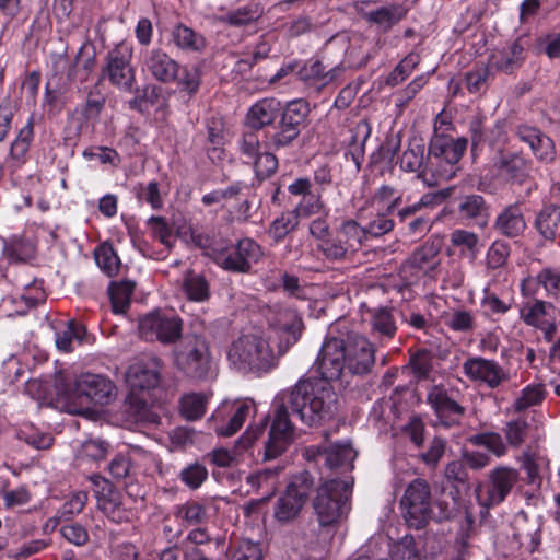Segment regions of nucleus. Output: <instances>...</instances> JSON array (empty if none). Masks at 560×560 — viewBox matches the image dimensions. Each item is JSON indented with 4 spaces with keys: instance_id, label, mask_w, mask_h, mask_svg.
I'll return each mask as SVG.
<instances>
[{
    "instance_id": "nucleus-64",
    "label": "nucleus",
    "mask_w": 560,
    "mask_h": 560,
    "mask_svg": "<svg viewBox=\"0 0 560 560\" xmlns=\"http://www.w3.org/2000/svg\"><path fill=\"white\" fill-rule=\"evenodd\" d=\"M176 516L189 525L200 524L206 517V508L196 501H188L176 508Z\"/></svg>"
},
{
    "instance_id": "nucleus-45",
    "label": "nucleus",
    "mask_w": 560,
    "mask_h": 560,
    "mask_svg": "<svg viewBox=\"0 0 560 560\" xmlns=\"http://www.w3.org/2000/svg\"><path fill=\"white\" fill-rule=\"evenodd\" d=\"M95 261L97 266L108 276L114 277L120 269V259L113 246L104 243L100 245L95 252Z\"/></svg>"
},
{
    "instance_id": "nucleus-61",
    "label": "nucleus",
    "mask_w": 560,
    "mask_h": 560,
    "mask_svg": "<svg viewBox=\"0 0 560 560\" xmlns=\"http://www.w3.org/2000/svg\"><path fill=\"white\" fill-rule=\"evenodd\" d=\"M89 495L85 491L72 492L62 506L59 509L58 514L61 518L70 520L74 515L81 513L86 505Z\"/></svg>"
},
{
    "instance_id": "nucleus-35",
    "label": "nucleus",
    "mask_w": 560,
    "mask_h": 560,
    "mask_svg": "<svg viewBox=\"0 0 560 560\" xmlns=\"http://www.w3.org/2000/svg\"><path fill=\"white\" fill-rule=\"evenodd\" d=\"M304 503L294 495L285 492L277 500L273 516L281 523L287 524L294 521L301 513Z\"/></svg>"
},
{
    "instance_id": "nucleus-4",
    "label": "nucleus",
    "mask_w": 560,
    "mask_h": 560,
    "mask_svg": "<svg viewBox=\"0 0 560 560\" xmlns=\"http://www.w3.org/2000/svg\"><path fill=\"white\" fill-rule=\"evenodd\" d=\"M174 363L186 376L207 381L218 374V363L209 345L197 337H187L174 349Z\"/></svg>"
},
{
    "instance_id": "nucleus-39",
    "label": "nucleus",
    "mask_w": 560,
    "mask_h": 560,
    "mask_svg": "<svg viewBox=\"0 0 560 560\" xmlns=\"http://www.w3.org/2000/svg\"><path fill=\"white\" fill-rule=\"evenodd\" d=\"M34 254V245L20 236H12L3 246V256L11 261H26Z\"/></svg>"
},
{
    "instance_id": "nucleus-46",
    "label": "nucleus",
    "mask_w": 560,
    "mask_h": 560,
    "mask_svg": "<svg viewBox=\"0 0 560 560\" xmlns=\"http://www.w3.org/2000/svg\"><path fill=\"white\" fill-rule=\"evenodd\" d=\"M546 396V390L542 384H532L526 386L521 395L514 400L513 409L516 412H522L533 406L542 402Z\"/></svg>"
},
{
    "instance_id": "nucleus-42",
    "label": "nucleus",
    "mask_w": 560,
    "mask_h": 560,
    "mask_svg": "<svg viewBox=\"0 0 560 560\" xmlns=\"http://www.w3.org/2000/svg\"><path fill=\"white\" fill-rule=\"evenodd\" d=\"M337 236L341 237V241L353 253L358 250L363 240L366 237V231L365 228L360 226L357 221L347 220L338 228Z\"/></svg>"
},
{
    "instance_id": "nucleus-50",
    "label": "nucleus",
    "mask_w": 560,
    "mask_h": 560,
    "mask_svg": "<svg viewBox=\"0 0 560 560\" xmlns=\"http://www.w3.org/2000/svg\"><path fill=\"white\" fill-rule=\"evenodd\" d=\"M445 325L454 331L467 332L476 327V318L470 311L458 308L444 316Z\"/></svg>"
},
{
    "instance_id": "nucleus-60",
    "label": "nucleus",
    "mask_w": 560,
    "mask_h": 560,
    "mask_svg": "<svg viewBox=\"0 0 560 560\" xmlns=\"http://www.w3.org/2000/svg\"><path fill=\"white\" fill-rule=\"evenodd\" d=\"M548 306L550 307L551 304L542 300H535L533 303H527L521 311V318L528 326H540L541 323L546 322L544 317Z\"/></svg>"
},
{
    "instance_id": "nucleus-21",
    "label": "nucleus",
    "mask_w": 560,
    "mask_h": 560,
    "mask_svg": "<svg viewBox=\"0 0 560 560\" xmlns=\"http://www.w3.org/2000/svg\"><path fill=\"white\" fill-rule=\"evenodd\" d=\"M518 139L529 145L535 156L542 162H551L556 156V149L551 138L539 129L528 125L516 127Z\"/></svg>"
},
{
    "instance_id": "nucleus-11",
    "label": "nucleus",
    "mask_w": 560,
    "mask_h": 560,
    "mask_svg": "<svg viewBox=\"0 0 560 560\" xmlns=\"http://www.w3.org/2000/svg\"><path fill=\"white\" fill-rule=\"evenodd\" d=\"M343 338L330 337L322 346L317 360L315 362L317 371L320 374V380L307 381L313 383H325L331 389L330 381L338 380L347 368L345 352H343Z\"/></svg>"
},
{
    "instance_id": "nucleus-52",
    "label": "nucleus",
    "mask_w": 560,
    "mask_h": 560,
    "mask_svg": "<svg viewBox=\"0 0 560 560\" xmlns=\"http://www.w3.org/2000/svg\"><path fill=\"white\" fill-rule=\"evenodd\" d=\"M314 485L313 476L308 471H302L293 476L285 490L305 504Z\"/></svg>"
},
{
    "instance_id": "nucleus-48",
    "label": "nucleus",
    "mask_w": 560,
    "mask_h": 560,
    "mask_svg": "<svg viewBox=\"0 0 560 560\" xmlns=\"http://www.w3.org/2000/svg\"><path fill=\"white\" fill-rule=\"evenodd\" d=\"M133 284L128 281L113 283L109 289V296L115 313H125L130 305L133 293Z\"/></svg>"
},
{
    "instance_id": "nucleus-16",
    "label": "nucleus",
    "mask_w": 560,
    "mask_h": 560,
    "mask_svg": "<svg viewBox=\"0 0 560 560\" xmlns=\"http://www.w3.org/2000/svg\"><path fill=\"white\" fill-rule=\"evenodd\" d=\"M131 55V48L122 40L109 54L107 72L109 80L118 88L129 91L133 82V72L127 58Z\"/></svg>"
},
{
    "instance_id": "nucleus-28",
    "label": "nucleus",
    "mask_w": 560,
    "mask_h": 560,
    "mask_svg": "<svg viewBox=\"0 0 560 560\" xmlns=\"http://www.w3.org/2000/svg\"><path fill=\"white\" fill-rule=\"evenodd\" d=\"M458 213L462 219L474 221L479 228L487 226L490 218L485 198L475 194L460 198Z\"/></svg>"
},
{
    "instance_id": "nucleus-41",
    "label": "nucleus",
    "mask_w": 560,
    "mask_h": 560,
    "mask_svg": "<svg viewBox=\"0 0 560 560\" xmlns=\"http://www.w3.org/2000/svg\"><path fill=\"white\" fill-rule=\"evenodd\" d=\"M208 397L201 393H189L180 398V413L187 420L200 419L205 412Z\"/></svg>"
},
{
    "instance_id": "nucleus-37",
    "label": "nucleus",
    "mask_w": 560,
    "mask_h": 560,
    "mask_svg": "<svg viewBox=\"0 0 560 560\" xmlns=\"http://www.w3.org/2000/svg\"><path fill=\"white\" fill-rule=\"evenodd\" d=\"M16 438L36 450H48L54 444L51 434L42 432L30 423L22 424L16 430Z\"/></svg>"
},
{
    "instance_id": "nucleus-58",
    "label": "nucleus",
    "mask_w": 560,
    "mask_h": 560,
    "mask_svg": "<svg viewBox=\"0 0 560 560\" xmlns=\"http://www.w3.org/2000/svg\"><path fill=\"white\" fill-rule=\"evenodd\" d=\"M182 92H186L188 95L197 93L201 82V71L196 68H180L175 79Z\"/></svg>"
},
{
    "instance_id": "nucleus-12",
    "label": "nucleus",
    "mask_w": 560,
    "mask_h": 560,
    "mask_svg": "<svg viewBox=\"0 0 560 560\" xmlns=\"http://www.w3.org/2000/svg\"><path fill=\"white\" fill-rule=\"evenodd\" d=\"M343 352L347 369L352 374H366L375 362L373 345L358 332H349L343 339Z\"/></svg>"
},
{
    "instance_id": "nucleus-27",
    "label": "nucleus",
    "mask_w": 560,
    "mask_h": 560,
    "mask_svg": "<svg viewBox=\"0 0 560 560\" xmlns=\"http://www.w3.org/2000/svg\"><path fill=\"white\" fill-rule=\"evenodd\" d=\"M254 401L246 399L236 405L235 410L228 423L219 422V418L221 412L217 411L209 421L213 422V429L218 435L221 436H231L236 433L245 420L249 417L250 412L254 410Z\"/></svg>"
},
{
    "instance_id": "nucleus-17",
    "label": "nucleus",
    "mask_w": 560,
    "mask_h": 560,
    "mask_svg": "<svg viewBox=\"0 0 560 560\" xmlns=\"http://www.w3.org/2000/svg\"><path fill=\"white\" fill-rule=\"evenodd\" d=\"M266 421L256 427H249L244 434L237 440L232 450L215 448L212 451L211 460L218 467H231L237 459L242 451L247 450L264 434L266 430Z\"/></svg>"
},
{
    "instance_id": "nucleus-7",
    "label": "nucleus",
    "mask_w": 560,
    "mask_h": 560,
    "mask_svg": "<svg viewBox=\"0 0 560 560\" xmlns=\"http://www.w3.org/2000/svg\"><path fill=\"white\" fill-rule=\"evenodd\" d=\"M113 382L102 375L84 373L78 376L67 393L69 402L80 405L95 402L108 404L115 393Z\"/></svg>"
},
{
    "instance_id": "nucleus-29",
    "label": "nucleus",
    "mask_w": 560,
    "mask_h": 560,
    "mask_svg": "<svg viewBox=\"0 0 560 560\" xmlns=\"http://www.w3.org/2000/svg\"><path fill=\"white\" fill-rule=\"evenodd\" d=\"M468 140L464 137L454 139L446 135L436 133L432 137L429 148L447 161L459 162L467 149Z\"/></svg>"
},
{
    "instance_id": "nucleus-53",
    "label": "nucleus",
    "mask_w": 560,
    "mask_h": 560,
    "mask_svg": "<svg viewBox=\"0 0 560 560\" xmlns=\"http://www.w3.org/2000/svg\"><path fill=\"white\" fill-rule=\"evenodd\" d=\"M453 246L460 248L462 252H468L475 256L480 249L479 236L471 231L457 229L450 235Z\"/></svg>"
},
{
    "instance_id": "nucleus-24",
    "label": "nucleus",
    "mask_w": 560,
    "mask_h": 560,
    "mask_svg": "<svg viewBox=\"0 0 560 560\" xmlns=\"http://www.w3.org/2000/svg\"><path fill=\"white\" fill-rule=\"evenodd\" d=\"M540 527L538 517H528L527 514L521 512L515 515L513 521V536L521 547L534 552L540 545Z\"/></svg>"
},
{
    "instance_id": "nucleus-3",
    "label": "nucleus",
    "mask_w": 560,
    "mask_h": 560,
    "mask_svg": "<svg viewBox=\"0 0 560 560\" xmlns=\"http://www.w3.org/2000/svg\"><path fill=\"white\" fill-rule=\"evenodd\" d=\"M351 487L350 481L329 479L317 488L313 509L322 527L335 526L347 516Z\"/></svg>"
},
{
    "instance_id": "nucleus-32",
    "label": "nucleus",
    "mask_w": 560,
    "mask_h": 560,
    "mask_svg": "<svg viewBox=\"0 0 560 560\" xmlns=\"http://www.w3.org/2000/svg\"><path fill=\"white\" fill-rule=\"evenodd\" d=\"M498 167L509 179L520 184L524 183L530 174V163L517 153L502 156Z\"/></svg>"
},
{
    "instance_id": "nucleus-13",
    "label": "nucleus",
    "mask_w": 560,
    "mask_h": 560,
    "mask_svg": "<svg viewBox=\"0 0 560 560\" xmlns=\"http://www.w3.org/2000/svg\"><path fill=\"white\" fill-rule=\"evenodd\" d=\"M427 402L436 416L439 424L446 429L459 425L466 411L443 386H433L428 393Z\"/></svg>"
},
{
    "instance_id": "nucleus-51",
    "label": "nucleus",
    "mask_w": 560,
    "mask_h": 560,
    "mask_svg": "<svg viewBox=\"0 0 560 560\" xmlns=\"http://www.w3.org/2000/svg\"><path fill=\"white\" fill-rule=\"evenodd\" d=\"M147 224L150 229L152 237L159 240L167 249L173 248L175 236L173 230L164 217H151Z\"/></svg>"
},
{
    "instance_id": "nucleus-47",
    "label": "nucleus",
    "mask_w": 560,
    "mask_h": 560,
    "mask_svg": "<svg viewBox=\"0 0 560 560\" xmlns=\"http://www.w3.org/2000/svg\"><path fill=\"white\" fill-rule=\"evenodd\" d=\"M280 469H266L262 471H258L255 475H249L246 480L247 483L252 487H256L258 489L266 488L267 494L261 498V501H268L271 497L275 495L278 489V474Z\"/></svg>"
},
{
    "instance_id": "nucleus-23",
    "label": "nucleus",
    "mask_w": 560,
    "mask_h": 560,
    "mask_svg": "<svg viewBox=\"0 0 560 560\" xmlns=\"http://www.w3.org/2000/svg\"><path fill=\"white\" fill-rule=\"evenodd\" d=\"M366 322L370 325V332L380 340L393 339L397 331V322L394 308L377 306L369 308L365 313Z\"/></svg>"
},
{
    "instance_id": "nucleus-56",
    "label": "nucleus",
    "mask_w": 560,
    "mask_h": 560,
    "mask_svg": "<svg viewBox=\"0 0 560 560\" xmlns=\"http://www.w3.org/2000/svg\"><path fill=\"white\" fill-rule=\"evenodd\" d=\"M208 478L207 468L200 463H192L184 467L179 472V479L189 489H198Z\"/></svg>"
},
{
    "instance_id": "nucleus-6",
    "label": "nucleus",
    "mask_w": 560,
    "mask_h": 560,
    "mask_svg": "<svg viewBox=\"0 0 560 560\" xmlns=\"http://www.w3.org/2000/svg\"><path fill=\"white\" fill-rule=\"evenodd\" d=\"M520 474L515 468L498 466L492 469L485 486L476 488V498L480 506L485 509L501 504L518 482Z\"/></svg>"
},
{
    "instance_id": "nucleus-9",
    "label": "nucleus",
    "mask_w": 560,
    "mask_h": 560,
    "mask_svg": "<svg viewBox=\"0 0 560 560\" xmlns=\"http://www.w3.org/2000/svg\"><path fill=\"white\" fill-rule=\"evenodd\" d=\"M262 255L260 245L253 238L245 237L231 247L218 250L214 261L224 270L247 273L252 266L261 259Z\"/></svg>"
},
{
    "instance_id": "nucleus-44",
    "label": "nucleus",
    "mask_w": 560,
    "mask_h": 560,
    "mask_svg": "<svg viewBox=\"0 0 560 560\" xmlns=\"http://www.w3.org/2000/svg\"><path fill=\"white\" fill-rule=\"evenodd\" d=\"M491 79L489 67H476L465 73V88L470 94H482L487 91Z\"/></svg>"
},
{
    "instance_id": "nucleus-62",
    "label": "nucleus",
    "mask_w": 560,
    "mask_h": 560,
    "mask_svg": "<svg viewBox=\"0 0 560 560\" xmlns=\"http://www.w3.org/2000/svg\"><path fill=\"white\" fill-rule=\"evenodd\" d=\"M472 443L479 446H483L495 456L501 457L506 454L508 447L503 442L502 436L497 432H485L475 435L471 439Z\"/></svg>"
},
{
    "instance_id": "nucleus-43",
    "label": "nucleus",
    "mask_w": 560,
    "mask_h": 560,
    "mask_svg": "<svg viewBox=\"0 0 560 560\" xmlns=\"http://www.w3.org/2000/svg\"><path fill=\"white\" fill-rule=\"evenodd\" d=\"M324 452L325 463L329 468L351 466V463L357 456L355 451L349 444L336 443L326 447Z\"/></svg>"
},
{
    "instance_id": "nucleus-10",
    "label": "nucleus",
    "mask_w": 560,
    "mask_h": 560,
    "mask_svg": "<svg viewBox=\"0 0 560 560\" xmlns=\"http://www.w3.org/2000/svg\"><path fill=\"white\" fill-rule=\"evenodd\" d=\"M281 112L278 128L270 137V143L276 150L290 145L299 137L310 107L305 101L295 100L288 103Z\"/></svg>"
},
{
    "instance_id": "nucleus-63",
    "label": "nucleus",
    "mask_w": 560,
    "mask_h": 560,
    "mask_svg": "<svg viewBox=\"0 0 560 560\" xmlns=\"http://www.w3.org/2000/svg\"><path fill=\"white\" fill-rule=\"evenodd\" d=\"M318 249L330 261H339L345 259L349 253H352L349 247L341 241V237L336 235L335 238L324 240Z\"/></svg>"
},
{
    "instance_id": "nucleus-2",
    "label": "nucleus",
    "mask_w": 560,
    "mask_h": 560,
    "mask_svg": "<svg viewBox=\"0 0 560 560\" xmlns=\"http://www.w3.org/2000/svg\"><path fill=\"white\" fill-rule=\"evenodd\" d=\"M302 326L301 318L290 313L285 323L270 331L252 329L241 332L228 347L230 365L241 374L261 377L271 372L279 359L298 342Z\"/></svg>"
},
{
    "instance_id": "nucleus-19",
    "label": "nucleus",
    "mask_w": 560,
    "mask_h": 560,
    "mask_svg": "<svg viewBox=\"0 0 560 560\" xmlns=\"http://www.w3.org/2000/svg\"><path fill=\"white\" fill-rule=\"evenodd\" d=\"M34 139V116H30L25 126L16 133L10 144L7 163L11 172L21 168L28 160V152Z\"/></svg>"
},
{
    "instance_id": "nucleus-55",
    "label": "nucleus",
    "mask_w": 560,
    "mask_h": 560,
    "mask_svg": "<svg viewBox=\"0 0 560 560\" xmlns=\"http://www.w3.org/2000/svg\"><path fill=\"white\" fill-rule=\"evenodd\" d=\"M433 354L427 349H420L410 357L409 365L413 375L419 378H428L433 369Z\"/></svg>"
},
{
    "instance_id": "nucleus-54",
    "label": "nucleus",
    "mask_w": 560,
    "mask_h": 560,
    "mask_svg": "<svg viewBox=\"0 0 560 560\" xmlns=\"http://www.w3.org/2000/svg\"><path fill=\"white\" fill-rule=\"evenodd\" d=\"M400 168L405 172H416L420 179V173L424 167V148L417 145L402 152L400 156Z\"/></svg>"
},
{
    "instance_id": "nucleus-18",
    "label": "nucleus",
    "mask_w": 560,
    "mask_h": 560,
    "mask_svg": "<svg viewBox=\"0 0 560 560\" xmlns=\"http://www.w3.org/2000/svg\"><path fill=\"white\" fill-rule=\"evenodd\" d=\"M458 170V163L443 159L429 148L427 162L420 173V179L428 187H434L442 182L452 179Z\"/></svg>"
},
{
    "instance_id": "nucleus-14",
    "label": "nucleus",
    "mask_w": 560,
    "mask_h": 560,
    "mask_svg": "<svg viewBox=\"0 0 560 560\" xmlns=\"http://www.w3.org/2000/svg\"><path fill=\"white\" fill-rule=\"evenodd\" d=\"M161 360L147 357L137 360L126 372V382L132 390L154 388L160 381Z\"/></svg>"
},
{
    "instance_id": "nucleus-40",
    "label": "nucleus",
    "mask_w": 560,
    "mask_h": 560,
    "mask_svg": "<svg viewBox=\"0 0 560 560\" xmlns=\"http://www.w3.org/2000/svg\"><path fill=\"white\" fill-rule=\"evenodd\" d=\"M262 15L264 8L258 3H250L229 12L222 20L230 25L240 27L256 22Z\"/></svg>"
},
{
    "instance_id": "nucleus-8",
    "label": "nucleus",
    "mask_w": 560,
    "mask_h": 560,
    "mask_svg": "<svg viewBox=\"0 0 560 560\" xmlns=\"http://www.w3.org/2000/svg\"><path fill=\"white\" fill-rule=\"evenodd\" d=\"M138 329L142 339L167 345L180 338L183 322L176 315L154 311L140 318Z\"/></svg>"
},
{
    "instance_id": "nucleus-22",
    "label": "nucleus",
    "mask_w": 560,
    "mask_h": 560,
    "mask_svg": "<svg viewBox=\"0 0 560 560\" xmlns=\"http://www.w3.org/2000/svg\"><path fill=\"white\" fill-rule=\"evenodd\" d=\"M97 508L114 523H122L129 520V512L125 509L121 494L115 490L108 481L96 493Z\"/></svg>"
},
{
    "instance_id": "nucleus-20",
    "label": "nucleus",
    "mask_w": 560,
    "mask_h": 560,
    "mask_svg": "<svg viewBox=\"0 0 560 560\" xmlns=\"http://www.w3.org/2000/svg\"><path fill=\"white\" fill-rule=\"evenodd\" d=\"M493 228L499 234L509 238L522 236L527 229L522 205L515 202L504 207L497 215Z\"/></svg>"
},
{
    "instance_id": "nucleus-25",
    "label": "nucleus",
    "mask_w": 560,
    "mask_h": 560,
    "mask_svg": "<svg viewBox=\"0 0 560 560\" xmlns=\"http://www.w3.org/2000/svg\"><path fill=\"white\" fill-rule=\"evenodd\" d=\"M541 285L547 296L558 299L560 296V270L553 267L542 268L535 277L523 280L521 289L524 295L532 296Z\"/></svg>"
},
{
    "instance_id": "nucleus-49",
    "label": "nucleus",
    "mask_w": 560,
    "mask_h": 560,
    "mask_svg": "<svg viewBox=\"0 0 560 560\" xmlns=\"http://www.w3.org/2000/svg\"><path fill=\"white\" fill-rule=\"evenodd\" d=\"M299 224V217L296 212L290 211L284 212L280 217L276 218L268 230V234L276 242L282 241L291 231H293Z\"/></svg>"
},
{
    "instance_id": "nucleus-33",
    "label": "nucleus",
    "mask_w": 560,
    "mask_h": 560,
    "mask_svg": "<svg viewBox=\"0 0 560 560\" xmlns=\"http://www.w3.org/2000/svg\"><path fill=\"white\" fill-rule=\"evenodd\" d=\"M440 246L435 242H425L419 248L415 249L413 253L407 259L404 270L406 268H413L417 270H433L436 265V257L440 253Z\"/></svg>"
},
{
    "instance_id": "nucleus-31",
    "label": "nucleus",
    "mask_w": 560,
    "mask_h": 560,
    "mask_svg": "<svg viewBox=\"0 0 560 560\" xmlns=\"http://www.w3.org/2000/svg\"><path fill=\"white\" fill-rule=\"evenodd\" d=\"M147 66L152 75L162 82L175 81L179 71V65L160 50L151 54Z\"/></svg>"
},
{
    "instance_id": "nucleus-36",
    "label": "nucleus",
    "mask_w": 560,
    "mask_h": 560,
    "mask_svg": "<svg viewBox=\"0 0 560 560\" xmlns=\"http://www.w3.org/2000/svg\"><path fill=\"white\" fill-rule=\"evenodd\" d=\"M183 290L188 300L205 302L210 298V287L206 278L194 271H188L183 281Z\"/></svg>"
},
{
    "instance_id": "nucleus-15",
    "label": "nucleus",
    "mask_w": 560,
    "mask_h": 560,
    "mask_svg": "<svg viewBox=\"0 0 560 560\" xmlns=\"http://www.w3.org/2000/svg\"><path fill=\"white\" fill-rule=\"evenodd\" d=\"M463 371L471 381L482 382L490 388H495L508 380V374L498 362L480 357L466 360Z\"/></svg>"
},
{
    "instance_id": "nucleus-38",
    "label": "nucleus",
    "mask_w": 560,
    "mask_h": 560,
    "mask_svg": "<svg viewBox=\"0 0 560 560\" xmlns=\"http://www.w3.org/2000/svg\"><path fill=\"white\" fill-rule=\"evenodd\" d=\"M406 14L400 5L382 7L369 13V20L378 25L381 32H387Z\"/></svg>"
},
{
    "instance_id": "nucleus-26",
    "label": "nucleus",
    "mask_w": 560,
    "mask_h": 560,
    "mask_svg": "<svg viewBox=\"0 0 560 560\" xmlns=\"http://www.w3.org/2000/svg\"><path fill=\"white\" fill-rule=\"evenodd\" d=\"M281 103L275 97H265L253 104L246 115V121L255 130L271 125L281 113Z\"/></svg>"
},
{
    "instance_id": "nucleus-5",
    "label": "nucleus",
    "mask_w": 560,
    "mask_h": 560,
    "mask_svg": "<svg viewBox=\"0 0 560 560\" xmlns=\"http://www.w3.org/2000/svg\"><path fill=\"white\" fill-rule=\"evenodd\" d=\"M402 516L409 527L422 528L432 516V493L423 478L410 481L400 499Z\"/></svg>"
},
{
    "instance_id": "nucleus-34",
    "label": "nucleus",
    "mask_w": 560,
    "mask_h": 560,
    "mask_svg": "<svg viewBox=\"0 0 560 560\" xmlns=\"http://www.w3.org/2000/svg\"><path fill=\"white\" fill-rule=\"evenodd\" d=\"M535 226L540 235L552 241L560 232V207L547 206L537 214Z\"/></svg>"
},
{
    "instance_id": "nucleus-59",
    "label": "nucleus",
    "mask_w": 560,
    "mask_h": 560,
    "mask_svg": "<svg viewBox=\"0 0 560 560\" xmlns=\"http://www.w3.org/2000/svg\"><path fill=\"white\" fill-rule=\"evenodd\" d=\"M84 334V327L71 320L68 323L65 330L56 334V346L63 352H70L72 350V341L78 340L81 342Z\"/></svg>"
},
{
    "instance_id": "nucleus-30",
    "label": "nucleus",
    "mask_w": 560,
    "mask_h": 560,
    "mask_svg": "<svg viewBox=\"0 0 560 560\" xmlns=\"http://www.w3.org/2000/svg\"><path fill=\"white\" fill-rule=\"evenodd\" d=\"M299 77L308 85L323 88L335 79V69H327L318 59H310L299 70Z\"/></svg>"
},
{
    "instance_id": "nucleus-1",
    "label": "nucleus",
    "mask_w": 560,
    "mask_h": 560,
    "mask_svg": "<svg viewBox=\"0 0 560 560\" xmlns=\"http://www.w3.org/2000/svg\"><path fill=\"white\" fill-rule=\"evenodd\" d=\"M337 394L325 383L299 381L291 389L281 392L273 400L275 415L268 439L265 442V458L273 459L291 444L294 427L289 410L302 422L312 427L330 420L337 410Z\"/></svg>"
},
{
    "instance_id": "nucleus-57",
    "label": "nucleus",
    "mask_w": 560,
    "mask_h": 560,
    "mask_svg": "<svg viewBox=\"0 0 560 560\" xmlns=\"http://www.w3.org/2000/svg\"><path fill=\"white\" fill-rule=\"evenodd\" d=\"M528 428L529 424L524 418L509 421L503 429L508 444L515 448L520 447L525 442Z\"/></svg>"
}]
</instances>
